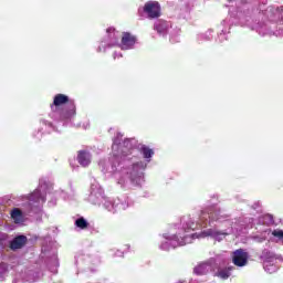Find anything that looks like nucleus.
I'll return each mask as SVG.
<instances>
[{
	"label": "nucleus",
	"mask_w": 283,
	"mask_h": 283,
	"mask_svg": "<svg viewBox=\"0 0 283 283\" xmlns=\"http://www.w3.org/2000/svg\"><path fill=\"white\" fill-rule=\"evenodd\" d=\"M208 218L210 222H222V220H227L229 218V214H222L220 208H217L216 206L207 207L205 210L201 211V214L199 217V224L203 229H207Z\"/></svg>",
	"instance_id": "nucleus-1"
},
{
	"label": "nucleus",
	"mask_w": 283,
	"mask_h": 283,
	"mask_svg": "<svg viewBox=\"0 0 283 283\" xmlns=\"http://www.w3.org/2000/svg\"><path fill=\"white\" fill-rule=\"evenodd\" d=\"M61 105H67V108L61 112V118H72L76 114V105H74V101H71L67 95L56 94L51 104V109L53 107H61Z\"/></svg>",
	"instance_id": "nucleus-2"
},
{
	"label": "nucleus",
	"mask_w": 283,
	"mask_h": 283,
	"mask_svg": "<svg viewBox=\"0 0 283 283\" xmlns=\"http://www.w3.org/2000/svg\"><path fill=\"white\" fill-rule=\"evenodd\" d=\"M144 14L147 15V19H160L163 14V9L160 2L149 0L143 7Z\"/></svg>",
	"instance_id": "nucleus-3"
},
{
	"label": "nucleus",
	"mask_w": 283,
	"mask_h": 283,
	"mask_svg": "<svg viewBox=\"0 0 283 283\" xmlns=\"http://www.w3.org/2000/svg\"><path fill=\"white\" fill-rule=\"evenodd\" d=\"M232 263L234 266H247L249 264V252L244 249H238L232 253Z\"/></svg>",
	"instance_id": "nucleus-4"
},
{
	"label": "nucleus",
	"mask_w": 283,
	"mask_h": 283,
	"mask_svg": "<svg viewBox=\"0 0 283 283\" xmlns=\"http://www.w3.org/2000/svg\"><path fill=\"white\" fill-rule=\"evenodd\" d=\"M134 45H136V36L129 32H123L120 48L123 50H132Z\"/></svg>",
	"instance_id": "nucleus-5"
},
{
	"label": "nucleus",
	"mask_w": 283,
	"mask_h": 283,
	"mask_svg": "<svg viewBox=\"0 0 283 283\" xmlns=\"http://www.w3.org/2000/svg\"><path fill=\"white\" fill-rule=\"evenodd\" d=\"M77 161L82 167H90L92 155L87 150H80L77 153Z\"/></svg>",
	"instance_id": "nucleus-6"
},
{
	"label": "nucleus",
	"mask_w": 283,
	"mask_h": 283,
	"mask_svg": "<svg viewBox=\"0 0 283 283\" xmlns=\"http://www.w3.org/2000/svg\"><path fill=\"white\" fill-rule=\"evenodd\" d=\"M27 242H28V237L18 235L11 241L10 249L12 251H17V249H23V247H25Z\"/></svg>",
	"instance_id": "nucleus-7"
},
{
	"label": "nucleus",
	"mask_w": 283,
	"mask_h": 283,
	"mask_svg": "<svg viewBox=\"0 0 283 283\" xmlns=\"http://www.w3.org/2000/svg\"><path fill=\"white\" fill-rule=\"evenodd\" d=\"M11 218L15 224H19V222H21V220H23V212L21 211V209L14 208L11 211Z\"/></svg>",
	"instance_id": "nucleus-8"
},
{
	"label": "nucleus",
	"mask_w": 283,
	"mask_h": 283,
	"mask_svg": "<svg viewBox=\"0 0 283 283\" xmlns=\"http://www.w3.org/2000/svg\"><path fill=\"white\" fill-rule=\"evenodd\" d=\"M216 235H229V233H221V232H217L213 229H208L206 231H202L199 234V238H209V237H216Z\"/></svg>",
	"instance_id": "nucleus-9"
},
{
	"label": "nucleus",
	"mask_w": 283,
	"mask_h": 283,
	"mask_svg": "<svg viewBox=\"0 0 283 283\" xmlns=\"http://www.w3.org/2000/svg\"><path fill=\"white\" fill-rule=\"evenodd\" d=\"M231 268L219 270L216 273L217 277H220L221 280H229L231 277Z\"/></svg>",
	"instance_id": "nucleus-10"
},
{
	"label": "nucleus",
	"mask_w": 283,
	"mask_h": 283,
	"mask_svg": "<svg viewBox=\"0 0 283 283\" xmlns=\"http://www.w3.org/2000/svg\"><path fill=\"white\" fill-rule=\"evenodd\" d=\"M155 30L158 34H165L167 32V23L165 21H159L155 24Z\"/></svg>",
	"instance_id": "nucleus-11"
},
{
	"label": "nucleus",
	"mask_w": 283,
	"mask_h": 283,
	"mask_svg": "<svg viewBox=\"0 0 283 283\" xmlns=\"http://www.w3.org/2000/svg\"><path fill=\"white\" fill-rule=\"evenodd\" d=\"M75 227H77V229H87V227H90V223L87 222V220H85V218L81 217L76 219Z\"/></svg>",
	"instance_id": "nucleus-12"
},
{
	"label": "nucleus",
	"mask_w": 283,
	"mask_h": 283,
	"mask_svg": "<svg viewBox=\"0 0 283 283\" xmlns=\"http://www.w3.org/2000/svg\"><path fill=\"white\" fill-rule=\"evenodd\" d=\"M193 272L196 273V275H206V273L208 272L207 264L197 265Z\"/></svg>",
	"instance_id": "nucleus-13"
},
{
	"label": "nucleus",
	"mask_w": 283,
	"mask_h": 283,
	"mask_svg": "<svg viewBox=\"0 0 283 283\" xmlns=\"http://www.w3.org/2000/svg\"><path fill=\"white\" fill-rule=\"evenodd\" d=\"M142 154H143L144 158H151V156H154V150L147 146H143Z\"/></svg>",
	"instance_id": "nucleus-14"
},
{
	"label": "nucleus",
	"mask_w": 283,
	"mask_h": 283,
	"mask_svg": "<svg viewBox=\"0 0 283 283\" xmlns=\"http://www.w3.org/2000/svg\"><path fill=\"white\" fill-rule=\"evenodd\" d=\"M106 32H107V34H113V38H112V35H108V36H109V39L114 40V43H118V35H116V29L108 28L106 30Z\"/></svg>",
	"instance_id": "nucleus-15"
},
{
	"label": "nucleus",
	"mask_w": 283,
	"mask_h": 283,
	"mask_svg": "<svg viewBox=\"0 0 283 283\" xmlns=\"http://www.w3.org/2000/svg\"><path fill=\"white\" fill-rule=\"evenodd\" d=\"M272 235H274V238H279V240H283V231L282 230L272 231Z\"/></svg>",
	"instance_id": "nucleus-16"
}]
</instances>
